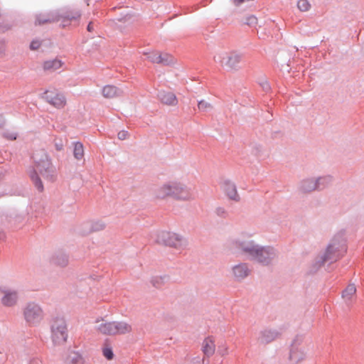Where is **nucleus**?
<instances>
[{
    "instance_id": "obj_1",
    "label": "nucleus",
    "mask_w": 364,
    "mask_h": 364,
    "mask_svg": "<svg viewBox=\"0 0 364 364\" xmlns=\"http://www.w3.org/2000/svg\"><path fill=\"white\" fill-rule=\"evenodd\" d=\"M153 196L157 200L172 198L181 201H189L195 198L192 188L182 181L161 183L154 189Z\"/></svg>"
},
{
    "instance_id": "obj_2",
    "label": "nucleus",
    "mask_w": 364,
    "mask_h": 364,
    "mask_svg": "<svg viewBox=\"0 0 364 364\" xmlns=\"http://www.w3.org/2000/svg\"><path fill=\"white\" fill-rule=\"evenodd\" d=\"M235 245L238 248H241L243 252L263 264H268L276 256V252L273 248H259L252 242L240 245L236 243Z\"/></svg>"
},
{
    "instance_id": "obj_3",
    "label": "nucleus",
    "mask_w": 364,
    "mask_h": 364,
    "mask_svg": "<svg viewBox=\"0 0 364 364\" xmlns=\"http://www.w3.org/2000/svg\"><path fill=\"white\" fill-rule=\"evenodd\" d=\"M242 55L235 50H220L214 56V61L220 67L230 71L240 69Z\"/></svg>"
},
{
    "instance_id": "obj_4",
    "label": "nucleus",
    "mask_w": 364,
    "mask_h": 364,
    "mask_svg": "<svg viewBox=\"0 0 364 364\" xmlns=\"http://www.w3.org/2000/svg\"><path fill=\"white\" fill-rule=\"evenodd\" d=\"M97 330L104 335L114 336L117 334H125L132 331V326L124 321H102Z\"/></svg>"
},
{
    "instance_id": "obj_5",
    "label": "nucleus",
    "mask_w": 364,
    "mask_h": 364,
    "mask_svg": "<svg viewBox=\"0 0 364 364\" xmlns=\"http://www.w3.org/2000/svg\"><path fill=\"white\" fill-rule=\"evenodd\" d=\"M52 340L55 344H61L68 338L67 325L63 318H56L51 325Z\"/></svg>"
},
{
    "instance_id": "obj_6",
    "label": "nucleus",
    "mask_w": 364,
    "mask_h": 364,
    "mask_svg": "<svg viewBox=\"0 0 364 364\" xmlns=\"http://www.w3.org/2000/svg\"><path fill=\"white\" fill-rule=\"evenodd\" d=\"M156 240L158 243L175 248H181L185 245V241L181 235L168 231L159 232Z\"/></svg>"
},
{
    "instance_id": "obj_7",
    "label": "nucleus",
    "mask_w": 364,
    "mask_h": 364,
    "mask_svg": "<svg viewBox=\"0 0 364 364\" xmlns=\"http://www.w3.org/2000/svg\"><path fill=\"white\" fill-rule=\"evenodd\" d=\"M24 318L30 325H36L39 323L43 318V311L41 307L34 303H31L25 308Z\"/></svg>"
},
{
    "instance_id": "obj_8",
    "label": "nucleus",
    "mask_w": 364,
    "mask_h": 364,
    "mask_svg": "<svg viewBox=\"0 0 364 364\" xmlns=\"http://www.w3.org/2000/svg\"><path fill=\"white\" fill-rule=\"evenodd\" d=\"M43 98L50 105L57 109H62L66 105V98L63 93L55 88L46 90Z\"/></svg>"
},
{
    "instance_id": "obj_9",
    "label": "nucleus",
    "mask_w": 364,
    "mask_h": 364,
    "mask_svg": "<svg viewBox=\"0 0 364 364\" xmlns=\"http://www.w3.org/2000/svg\"><path fill=\"white\" fill-rule=\"evenodd\" d=\"M49 162L47 160H43L39 163H37L35 165L33 171L30 173L31 178L33 181L36 187L40 191L43 190V186L37 173H39L41 176H43L49 168Z\"/></svg>"
},
{
    "instance_id": "obj_10",
    "label": "nucleus",
    "mask_w": 364,
    "mask_h": 364,
    "mask_svg": "<svg viewBox=\"0 0 364 364\" xmlns=\"http://www.w3.org/2000/svg\"><path fill=\"white\" fill-rule=\"evenodd\" d=\"M0 296L1 304L6 306H11L16 304L18 296L15 291L0 287Z\"/></svg>"
},
{
    "instance_id": "obj_11",
    "label": "nucleus",
    "mask_w": 364,
    "mask_h": 364,
    "mask_svg": "<svg viewBox=\"0 0 364 364\" xmlns=\"http://www.w3.org/2000/svg\"><path fill=\"white\" fill-rule=\"evenodd\" d=\"M80 18V12L72 11L70 14L61 18V26L65 28L72 25H78Z\"/></svg>"
},
{
    "instance_id": "obj_12",
    "label": "nucleus",
    "mask_w": 364,
    "mask_h": 364,
    "mask_svg": "<svg viewBox=\"0 0 364 364\" xmlns=\"http://www.w3.org/2000/svg\"><path fill=\"white\" fill-rule=\"evenodd\" d=\"M215 338L213 336L206 337L202 343V351L205 355L210 357L215 353Z\"/></svg>"
},
{
    "instance_id": "obj_13",
    "label": "nucleus",
    "mask_w": 364,
    "mask_h": 364,
    "mask_svg": "<svg viewBox=\"0 0 364 364\" xmlns=\"http://www.w3.org/2000/svg\"><path fill=\"white\" fill-rule=\"evenodd\" d=\"M63 65L64 63L61 60L54 58L44 61L42 66L44 71L52 73L60 69Z\"/></svg>"
},
{
    "instance_id": "obj_14",
    "label": "nucleus",
    "mask_w": 364,
    "mask_h": 364,
    "mask_svg": "<svg viewBox=\"0 0 364 364\" xmlns=\"http://www.w3.org/2000/svg\"><path fill=\"white\" fill-rule=\"evenodd\" d=\"M223 189L226 196L232 200L238 201L240 196L237 193L235 184L230 181H225L223 183Z\"/></svg>"
},
{
    "instance_id": "obj_15",
    "label": "nucleus",
    "mask_w": 364,
    "mask_h": 364,
    "mask_svg": "<svg viewBox=\"0 0 364 364\" xmlns=\"http://www.w3.org/2000/svg\"><path fill=\"white\" fill-rule=\"evenodd\" d=\"M329 178H319L317 181L311 179L306 180L303 182L301 188L304 191L310 192L316 189L320 186L321 183H324L329 182Z\"/></svg>"
},
{
    "instance_id": "obj_16",
    "label": "nucleus",
    "mask_w": 364,
    "mask_h": 364,
    "mask_svg": "<svg viewBox=\"0 0 364 364\" xmlns=\"http://www.w3.org/2000/svg\"><path fill=\"white\" fill-rule=\"evenodd\" d=\"M161 102L167 105H176L177 104V98L176 95L170 92L162 91L159 94Z\"/></svg>"
},
{
    "instance_id": "obj_17",
    "label": "nucleus",
    "mask_w": 364,
    "mask_h": 364,
    "mask_svg": "<svg viewBox=\"0 0 364 364\" xmlns=\"http://www.w3.org/2000/svg\"><path fill=\"white\" fill-rule=\"evenodd\" d=\"M232 273L237 280L245 278L249 274V269L246 264H238L232 267Z\"/></svg>"
},
{
    "instance_id": "obj_18",
    "label": "nucleus",
    "mask_w": 364,
    "mask_h": 364,
    "mask_svg": "<svg viewBox=\"0 0 364 364\" xmlns=\"http://www.w3.org/2000/svg\"><path fill=\"white\" fill-rule=\"evenodd\" d=\"M356 287L355 284H350L343 290L342 297L346 303H351L355 297Z\"/></svg>"
},
{
    "instance_id": "obj_19",
    "label": "nucleus",
    "mask_w": 364,
    "mask_h": 364,
    "mask_svg": "<svg viewBox=\"0 0 364 364\" xmlns=\"http://www.w3.org/2000/svg\"><path fill=\"white\" fill-rule=\"evenodd\" d=\"M278 336V333L272 330H264L261 333L259 341L262 343H268L274 341Z\"/></svg>"
},
{
    "instance_id": "obj_20",
    "label": "nucleus",
    "mask_w": 364,
    "mask_h": 364,
    "mask_svg": "<svg viewBox=\"0 0 364 364\" xmlns=\"http://www.w3.org/2000/svg\"><path fill=\"white\" fill-rule=\"evenodd\" d=\"M102 95L106 98H114L120 95V91L113 85H106L102 89Z\"/></svg>"
},
{
    "instance_id": "obj_21",
    "label": "nucleus",
    "mask_w": 364,
    "mask_h": 364,
    "mask_svg": "<svg viewBox=\"0 0 364 364\" xmlns=\"http://www.w3.org/2000/svg\"><path fill=\"white\" fill-rule=\"evenodd\" d=\"M175 62L174 58L168 53L159 52V58L157 64L168 65Z\"/></svg>"
},
{
    "instance_id": "obj_22",
    "label": "nucleus",
    "mask_w": 364,
    "mask_h": 364,
    "mask_svg": "<svg viewBox=\"0 0 364 364\" xmlns=\"http://www.w3.org/2000/svg\"><path fill=\"white\" fill-rule=\"evenodd\" d=\"M68 364H86L83 358L77 353H72L68 358Z\"/></svg>"
},
{
    "instance_id": "obj_23",
    "label": "nucleus",
    "mask_w": 364,
    "mask_h": 364,
    "mask_svg": "<svg viewBox=\"0 0 364 364\" xmlns=\"http://www.w3.org/2000/svg\"><path fill=\"white\" fill-rule=\"evenodd\" d=\"M56 21H59V19H55L53 16L39 15L36 18V25L53 23Z\"/></svg>"
},
{
    "instance_id": "obj_24",
    "label": "nucleus",
    "mask_w": 364,
    "mask_h": 364,
    "mask_svg": "<svg viewBox=\"0 0 364 364\" xmlns=\"http://www.w3.org/2000/svg\"><path fill=\"white\" fill-rule=\"evenodd\" d=\"M74 156L76 159L80 160L84 156V148L83 145L80 142H76L74 144Z\"/></svg>"
},
{
    "instance_id": "obj_25",
    "label": "nucleus",
    "mask_w": 364,
    "mask_h": 364,
    "mask_svg": "<svg viewBox=\"0 0 364 364\" xmlns=\"http://www.w3.org/2000/svg\"><path fill=\"white\" fill-rule=\"evenodd\" d=\"M144 55H146L147 59L153 63H157L159 61V51H150L148 53H144Z\"/></svg>"
},
{
    "instance_id": "obj_26",
    "label": "nucleus",
    "mask_w": 364,
    "mask_h": 364,
    "mask_svg": "<svg viewBox=\"0 0 364 364\" xmlns=\"http://www.w3.org/2000/svg\"><path fill=\"white\" fill-rule=\"evenodd\" d=\"M297 7L301 11L305 12L310 9L311 5L308 0H299Z\"/></svg>"
},
{
    "instance_id": "obj_27",
    "label": "nucleus",
    "mask_w": 364,
    "mask_h": 364,
    "mask_svg": "<svg viewBox=\"0 0 364 364\" xmlns=\"http://www.w3.org/2000/svg\"><path fill=\"white\" fill-rule=\"evenodd\" d=\"M198 107L200 111L206 112L212 108V105L210 103L205 100H200L198 102Z\"/></svg>"
},
{
    "instance_id": "obj_28",
    "label": "nucleus",
    "mask_w": 364,
    "mask_h": 364,
    "mask_svg": "<svg viewBox=\"0 0 364 364\" xmlns=\"http://www.w3.org/2000/svg\"><path fill=\"white\" fill-rule=\"evenodd\" d=\"M102 353L103 355L107 359V360H112L113 358L114 354L112 352V348L109 346H105L102 348Z\"/></svg>"
},
{
    "instance_id": "obj_29",
    "label": "nucleus",
    "mask_w": 364,
    "mask_h": 364,
    "mask_svg": "<svg viewBox=\"0 0 364 364\" xmlns=\"http://www.w3.org/2000/svg\"><path fill=\"white\" fill-rule=\"evenodd\" d=\"M105 228V224L101 221H97L93 223L92 225V231H100L103 230Z\"/></svg>"
},
{
    "instance_id": "obj_30",
    "label": "nucleus",
    "mask_w": 364,
    "mask_h": 364,
    "mask_svg": "<svg viewBox=\"0 0 364 364\" xmlns=\"http://www.w3.org/2000/svg\"><path fill=\"white\" fill-rule=\"evenodd\" d=\"M299 354H300V356H299L298 352L291 351V353L290 354L291 360H292L293 361H299L300 360H302L304 358V354L303 352H301Z\"/></svg>"
},
{
    "instance_id": "obj_31",
    "label": "nucleus",
    "mask_w": 364,
    "mask_h": 364,
    "mask_svg": "<svg viewBox=\"0 0 364 364\" xmlns=\"http://www.w3.org/2000/svg\"><path fill=\"white\" fill-rule=\"evenodd\" d=\"M246 23L250 26H253L257 23V18L255 16H248L246 18Z\"/></svg>"
},
{
    "instance_id": "obj_32",
    "label": "nucleus",
    "mask_w": 364,
    "mask_h": 364,
    "mask_svg": "<svg viewBox=\"0 0 364 364\" xmlns=\"http://www.w3.org/2000/svg\"><path fill=\"white\" fill-rule=\"evenodd\" d=\"M215 213L217 215L220 217H225L227 215V211L223 207H218L215 209Z\"/></svg>"
},
{
    "instance_id": "obj_33",
    "label": "nucleus",
    "mask_w": 364,
    "mask_h": 364,
    "mask_svg": "<svg viewBox=\"0 0 364 364\" xmlns=\"http://www.w3.org/2000/svg\"><path fill=\"white\" fill-rule=\"evenodd\" d=\"M41 45V41L38 40L33 41L30 45V48L33 50H36L40 48Z\"/></svg>"
},
{
    "instance_id": "obj_34",
    "label": "nucleus",
    "mask_w": 364,
    "mask_h": 364,
    "mask_svg": "<svg viewBox=\"0 0 364 364\" xmlns=\"http://www.w3.org/2000/svg\"><path fill=\"white\" fill-rule=\"evenodd\" d=\"M63 142L61 139L58 140V141H55V149L58 151H60L63 149Z\"/></svg>"
},
{
    "instance_id": "obj_35",
    "label": "nucleus",
    "mask_w": 364,
    "mask_h": 364,
    "mask_svg": "<svg viewBox=\"0 0 364 364\" xmlns=\"http://www.w3.org/2000/svg\"><path fill=\"white\" fill-rule=\"evenodd\" d=\"M128 136V132L127 131H121L118 133V138L121 140L125 139Z\"/></svg>"
},
{
    "instance_id": "obj_36",
    "label": "nucleus",
    "mask_w": 364,
    "mask_h": 364,
    "mask_svg": "<svg viewBox=\"0 0 364 364\" xmlns=\"http://www.w3.org/2000/svg\"><path fill=\"white\" fill-rule=\"evenodd\" d=\"M163 283H164V280L162 278H159V279L157 278V279L153 280V284L156 287H160Z\"/></svg>"
},
{
    "instance_id": "obj_37",
    "label": "nucleus",
    "mask_w": 364,
    "mask_h": 364,
    "mask_svg": "<svg viewBox=\"0 0 364 364\" xmlns=\"http://www.w3.org/2000/svg\"><path fill=\"white\" fill-rule=\"evenodd\" d=\"M31 364H43L42 361L39 359H33L31 361Z\"/></svg>"
},
{
    "instance_id": "obj_38",
    "label": "nucleus",
    "mask_w": 364,
    "mask_h": 364,
    "mask_svg": "<svg viewBox=\"0 0 364 364\" xmlns=\"http://www.w3.org/2000/svg\"><path fill=\"white\" fill-rule=\"evenodd\" d=\"M6 137L8 138L9 139L14 140V139H16V136L15 134H11L6 136Z\"/></svg>"
},
{
    "instance_id": "obj_39",
    "label": "nucleus",
    "mask_w": 364,
    "mask_h": 364,
    "mask_svg": "<svg viewBox=\"0 0 364 364\" xmlns=\"http://www.w3.org/2000/svg\"><path fill=\"white\" fill-rule=\"evenodd\" d=\"M87 31L89 32H91L93 31V26H92V22H90L88 26H87Z\"/></svg>"
},
{
    "instance_id": "obj_40",
    "label": "nucleus",
    "mask_w": 364,
    "mask_h": 364,
    "mask_svg": "<svg viewBox=\"0 0 364 364\" xmlns=\"http://www.w3.org/2000/svg\"><path fill=\"white\" fill-rule=\"evenodd\" d=\"M228 353V348L225 347L224 348V350H223V353L221 354H222V355H227Z\"/></svg>"
},
{
    "instance_id": "obj_41",
    "label": "nucleus",
    "mask_w": 364,
    "mask_h": 364,
    "mask_svg": "<svg viewBox=\"0 0 364 364\" xmlns=\"http://www.w3.org/2000/svg\"><path fill=\"white\" fill-rule=\"evenodd\" d=\"M331 249V246H329V247H328V250H327V253H328V252H330Z\"/></svg>"
}]
</instances>
